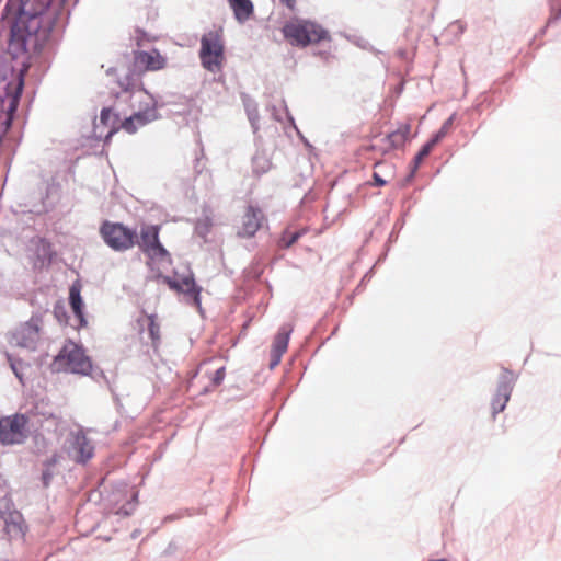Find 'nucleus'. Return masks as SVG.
Here are the masks:
<instances>
[{
	"label": "nucleus",
	"instance_id": "obj_1",
	"mask_svg": "<svg viewBox=\"0 0 561 561\" xmlns=\"http://www.w3.org/2000/svg\"><path fill=\"white\" fill-rule=\"evenodd\" d=\"M5 9L14 18L10 33V48L16 53H24L27 50L30 39L41 28V13L32 10L30 0H9Z\"/></svg>",
	"mask_w": 561,
	"mask_h": 561
},
{
	"label": "nucleus",
	"instance_id": "obj_2",
	"mask_svg": "<svg viewBox=\"0 0 561 561\" xmlns=\"http://www.w3.org/2000/svg\"><path fill=\"white\" fill-rule=\"evenodd\" d=\"M122 89L126 92H133L137 95L140 102L145 103V107H139L133 115L126 117L121 122V129L128 134H135L137 130L157 118V110L153 104L152 98L142 89L134 91L137 82L133 78H127V82H119Z\"/></svg>",
	"mask_w": 561,
	"mask_h": 561
},
{
	"label": "nucleus",
	"instance_id": "obj_3",
	"mask_svg": "<svg viewBox=\"0 0 561 561\" xmlns=\"http://www.w3.org/2000/svg\"><path fill=\"white\" fill-rule=\"evenodd\" d=\"M202 66L210 72H219L225 62L224 35L221 30H211L201 39Z\"/></svg>",
	"mask_w": 561,
	"mask_h": 561
},
{
	"label": "nucleus",
	"instance_id": "obj_4",
	"mask_svg": "<svg viewBox=\"0 0 561 561\" xmlns=\"http://www.w3.org/2000/svg\"><path fill=\"white\" fill-rule=\"evenodd\" d=\"M58 371L88 375L92 369L90 358L83 348L72 341H67L54 359Z\"/></svg>",
	"mask_w": 561,
	"mask_h": 561
},
{
	"label": "nucleus",
	"instance_id": "obj_5",
	"mask_svg": "<svg viewBox=\"0 0 561 561\" xmlns=\"http://www.w3.org/2000/svg\"><path fill=\"white\" fill-rule=\"evenodd\" d=\"M28 422V417L22 413L0 417V443L2 445L23 444L30 434Z\"/></svg>",
	"mask_w": 561,
	"mask_h": 561
},
{
	"label": "nucleus",
	"instance_id": "obj_6",
	"mask_svg": "<svg viewBox=\"0 0 561 561\" xmlns=\"http://www.w3.org/2000/svg\"><path fill=\"white\" fill-rule=\"evenodd\" d=\"M100 234L103 241L115 251L123 252L136 244V232L119 222L104 221L100 228Z\"/></svg>",
	"mask_w": 561,
	"mask_h": 561
},
{
	"label": "nucleus",
	"instance_id": "obj_7",
	"mask_svg": "<svg viewBox=\"0 0 561 561\" xmlns=\"http://www.w3.org/2000/svg\"><path fill=\"white\" fill-rule=\"evenodd\" d=\"M160 226L147 225L140 229L139 240L136 244L151 260L157 262H171V255L159 239Z\"/></svg>",
	"mask_w": 561,
	"mask_h": 561
},
{
	"label": "nucleus",
	"instance_id": "obj_8",
	"mask_svg": "<svg viewBox=\"0 0 561 561\" xmlns=\"http://www.w3.org/2000/svg\"><path fill=\"white\" fill-rule=\"evenodd\" d=\"M284 36L291 44L307 46L318 43L327 37V32L319 25L311 22L288 23L283 28Z\"/></svg>",
	"mask_w": 561,
	"mask_h": 561
},
{
	"label": "nucleus",
	"instance_id": "obj_9",
	"mask_svg": "<svg viewBox=\"0 0 561 561\" xmlns=\"http://www.w3.org/2000/svg\"><path fill=\"white\" fill-rule=\"evenodd\" d=\"M42 327V317L38 314L32 316L28 321L14 330L11 335V343L20 347L34 350L41 339Z\"/></svg>",
	"mask_w": 561,
	"mask_h": 561
},
{
	"label": "nucleus",
	"instance_id": "obj_10",
	"mask_svg": "<svg viewBox=\"0 0 561 561\" xmlns=\"http://www.w3.org/2000/svg\"><path fill=\"white\" fill-rule=\"evenodd\" d=\"M135 67L141 71H160L168 65V59L157 48L134 51Z\"/></svg>",
	"mask_w": 561,
	"mask_h": 561
},
{
	"label": "nucleus",
	"instance_id": "obj_11",
	"mask_svg": "<svg viewBox=\"0 0 561 561\" xmlns=\"http://www.w3.org/2000/svg\"><path fill=\"white\" fill-rule=\"evenodd\" d=\"M265 216L261 208L249 205L241 217V225L238 229V236L241 238H252L260 230Z\"/></svg>",
	"mask_w": 561,
	"mask_h": 561
},
{
	"label": "nucleus",
	"instance_id": "obj_12",
	"mask_svg": "<svg viewBox=\"0 0 561 561\" xmlns=\"http://www.w3.org/2000/svg\"><path fill=\"white\" fill-rule=\"evenodd\" d=\"M165 282L171 289L184 294L188 301H191L195 307L201 308L202 288L196 285L192 275L185 276L181 279H171L170 277H167Z\"/></svg>",
	"mask_w": 561,
	"mask_h": 561
},
{
	"label": "nucleus",
	"instance_id": "obj_13",
	"mask_svg": "<svg viewBox=\"0 0 561 561\" xmlns=\"http://www.w3.org/2000/svg\"><path fill=\"white\" fill-rule=\"evenodd\" d=\"M69 455L76 462L80 463H85L93 457L94 447L81 431L72 434Z\"/></svg>",
	"mask_w": 561,
	"mask_h": 561
},
{
	"label": "nucleus",
	"instance_id": "obj_14",
	"mask_svg": "<svg viewBox=\"0 0 561 561\" xmlns=\"http://www.w3.org/2000/svg\"><path fill=\"white\" fill-rule=\"evenodd\" d=\"M293 332V325H283L274 337V342L271 350V364L270 367H276L282 359V356L286 353L289 342V336Z\"/></svg>",
	"mask_w": 561,
	"mask_h": 561
},
{
	"label": "nucleus",
	"instance_id": "obj_15",
	"mask_svg": "<svg viewBox=\"0 0 561 561\" xmlns=\"http://www.w3.org/2000/svg\"><path fill=\"white\" fill-rule=\"evenodd\" d=\"M514 382V374L505 370L497 386L496 400H493V412H501L504 410L507 401L510 400Z\"/></svg>",
	"mask_w": 561,
	"mask_h": 561
},
{
	"label": "nucleus",
	"instance_id": "obj_16",
	"mask_svg": "<svg viewBox=\"0 0 561 561\" xmlns=\"http://www.w3.org/2000/svg\"><path fill=\"white\" fill-rule=\"evenodd\" d=\"M32 244L34 247V253L36 256L34 266L41 268L48 266L55 256L51 243L44 238H36L32 240Z\"/></svg>",
	"mask_w": 561,
	"mask_h": 561
},
{
	"label": "nucleus",
	"instance_id": "obj_17",
	"mask_svg": "<svg viewBox=\"0 0 561 561\" xmlns=\"http://www.w3.org/2000/svg\"><path fill=\"white\" fill-rule=\"evenodd\" d=\"M4 531L10 540L23 539L25 537L27 527L23 516L19 512H10L4 517Z\"/></svg>",
	"mask_w": 561,
	"mask_h": 561
},
{
	"label": "nucleus",
	"instance_id": "obj_18",
	"mask_svg": "<svg viewBox=\"0 0 561 561\" xmlns=\"http://www.w3.org/2000/svg\"><path fill=\"white\" fill-rule=\"evenodd\" d=\"M411 133L410 124L400 125L394 131L388 134L381 139L383 142L382 151L387 152L393 149L401 148L409 139Z\"/></svg>",
	"mask_w": 561,
	"mask_h": 561
},
{
	"label": "nucleus",
	"instance_id": "obj_19",
	"mask_svg": "<svg viewBox=\"0 0 561 561\" xmlns=\"http://www.w3.org/2000/svg\"><path fill=\"white\" fill-rule=\"evenodd\" d=\"M81 288L82 285L79 280L72 283V285L69 288V304L73 314L79 320V324L83 327L87 324V320L84 319L83 314L84 305L81 297Z\"/></svg>",
	"mask_w": 561,
	"mask_h": 561
},
{
	"label": "nucleus",
	"instance_id": "obj_20",
	"mask_svg": "<svg viewBox=\"0 0 561 561\" xmlns=\"http://www.w3.org/2000/svg\"><path fill=\"white\" fill-rule=\"evenodd\" d=\"M450 125V121L444 123L442 128L430 139L419 151V153L414 158L415 168H417L421 162L431 153L433 148L446 136L448 128Z\"/></svg>",
	"mask_w": 561,
	"mask_h": 561
},
{
	"label": "nucleus",
	"instance_id": "obj_21",
	"mask_svg": "<svg viewBox=\"0 0 561 561\" xmlns=\"http://www.w3.org/2000/svg\"><path fill=\"white\" fill-rule=\"evenodd\" d=\"M101 123L110 127L108 134L105 136V144H108L110 139L114 134L121 130V121L118 114L114 113L111 107H104L100 114Z\"/></svg>",
	"mask_w": 561,
	"mask_h": 561
},
{
	"label": "nucleus",
	"instance_id": "obj_22",
	"mask_svg": "<svg viewBox=\"0 0 561 561\" xmlns=\"http://www.w3.org/2000/svg\"><path fill=\"white\" fill-rule=\"evenodd\" d=\"M230 5L234 12L236 19L240 22L248 20L253 13L251 0H230Z\"/></svg>",
	"mask_w": 561,
	"mask_h": 561
},
{
	"label": "nucleus",
	"instance_id": "obj_23",
	"mask_svg": "<svg viewBox=\"0 0 561 561\" xmlns=\"http://www.w3.org/2000/svg\"><path fill=\"white\" fill-rule=\"evenodd\" d=\"M146 321L149 336L151 339V344L154 348H158L161 342V330L160 324L157 321V317L154 314H147Z\"/></svg>",
	"mask_w": 561,
	"mask_h": 561
},
{
	"label": "nucleus",
	"instance_id": "obj_24",
	"mask_svg": "<svg viewBox=\"0 0 561 561\" xmlns=\"http://www.w3.org/2000/svg\"><path fill=\"white\" fill-rule=\"evenodd\" d=\"M306 233V229H301L298 231H291L290 229H285L278 240V245L283 249H288L294 243L298 241V239Z\"/></svg>",
	"mask_w": 561,
	"mask_h": 561
},
{
	"label": "nucleus",
	"instance_id": "obj_25",
	"mask_svg": "<svg viewBox=\"0 0 561 561\" xmlns=\"http://www.w3.org/2000/svg\"><path fill=\"white\" fill-rule=\"evenodd\" d=\"M225 376H226V369L224 366L216 369V371L210 377L213 387L219 386L222 382V380L225 379Z\"/></svg>",
	"mask_w": 561,
	"mask_h": 561
},
{
	"label": "nucleus",
	"instance_id": "obj_26",
	"mask_svg": "<svg viewBox=\"0 0 561 561\" xmlns=\"http://www.w3.org/2000/svg\"><path fill=\"white\" fill-rule=\"evenodd\" d=\"M373 179L376 186H383L387 183L378 173H374Z\"/></svg>",
	"mask_w": 561,
	"mask_h": 561
},
{
	"label": "nucleus",
	"instance_id": "obj_27",
	"mask_svg": "<svg viewBox=\"0 0 561 561\" xmlns=\"http://www.w3.org/2000/svg\"><path fill=\"white\" fill-rule=\"evenodd\" d=\"M22 90H23V79L20 78L19 79V82H18V85H16V94H15V101L19 99L20 94L22 93Z\"/></svg>",
	"mask_w": 561,
	"mask_h": 561
},
{
	"label": "nucleus",
	"instance_id": "obj_28",
	"mask_svg": "<svg viewBox=\"0 0 561 561\" xmlns=\"http://www.w3.org/2000/svg\"><path fill=\"white\" fill-rule=\"evenodd\" d=\"M284 5H286L289 10H294L296 5L295 0H279Z\"/></svg>",
	"mask_w": 561,
	"mask_h": 561
},
{
	"label": "nucleus",
	"instance_id": "obj_29",
	"mask_svg": "<svg viewBox=\"0 0 561 561\" xmlns=\"http://www.w3.org/2000/svg\"><path fill=\"white\" fill-rule=\"evenodd\" d=\"M552 16H553L554 20L560 19V16H561V5L558 8V10H554L552 8Z\"/></svg>",
	"mask_w": 561,
	"mask_h": 561
},
{
	"label": "nucleus",
	"instance_id": "obj_30",
	"mask_svg": "<svg viewBox=\"0 0 561 561\" xmlns=\"http://www.w3.org/2000/svg\"><path fill=\"white\" fill-rule=\"evenodd\" d=\"M11 368L13 369V371H14L15 376H16L20 380H22V376H21V374L19 373V370H18V367H16V364H15V363L11 362Z\"/></svg>",
	"mask_w": 561,
	"mask_h": 561
}]
</instances>
